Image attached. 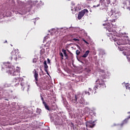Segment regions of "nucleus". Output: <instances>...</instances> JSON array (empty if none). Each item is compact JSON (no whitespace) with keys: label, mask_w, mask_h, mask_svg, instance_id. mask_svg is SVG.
<instances>
[{"label":"nucleus","mask_w":130,"mask_h":130,"mask_svg":"<svg viewBox=\"0 0 130 130\" xmlns=\"http://www.w3.org/2000/svg\"><path fill=\"white\" fill-rule=\"evenodd\" d=\"M108 16H110L113 19L110 20L107 23V26L110 28H116L115 20L119 17V13L116 11L115 8L112 9L111 11L108 12Z\"/></svg>","instance_id":"obj_1"},{"label":"nucleus","mask_w":130,"mask_h":130,"mask_svg":"<svg viewBox=\"0 0 130 130\" xmlns=\"http://www.w3.org/2000/svg\"><path fill=\"white\" fill-rule=\"evenodd\" d=\"M9 64H10L8 63H6L5 64V66H6V67H8L9 69V70L7 71V73L10 74L11 76H19V75H20V68H18L15 70V67L13 66H10Z\"/></svg>","instance_id":"obj_2"},{"label":"nucleus","mask_w":130,"mask_h":130,"mask_svg":"<svg viewBox=\"0 0 130 130\" xmlns=\"http://www.w3.org/2000/svg\"><path fill=\"white\" fill-rule=\"evenodd\" d=\"M105 78H106L105 75H102L100 76L96 81V83L98 84V85H100V88H101V89H104V88H106L105 82H104V80H103Z\"/></svg>","instance_id":"obj_3"},{"label":"nucleus","mask_w":130,"mask_h":130,"mask_svg":"<svg viewBox=\"0 0 130 130\" xmlns=\"http://www.w3.org/2000/svg\"><path fill=\"white\" fill-rule=\"evenodd\" d=\"M106 4L107 5H109L110 4V0H100V4L97 5H94L93 7L98 8V7H100L101 10H104L105 6H106Z\"/></svg>","instance_id":"obj_4"},{"label":"nucleus","mask_w":130,"mask_h":130,"mask_svg":"<svg viewBox=\"0 0 130 130\" xmlns=\"http://www.w3.org/2000/svg\"><path fill=\"white\" fill-rule=\"evenodd\" d=\"M19 57H20L19 56V52L15 50H13L9 55V59H10V60L14 59V60L17 61V59H18Z\"/></svg>","instance_id":"obj_5"},{"label":"nucleus","mask_w":130,"mask_h":130,"mask_svg":"<svg viewBox=\"0 0 130 130\" xmlns=\"http://www.w3.org/2000/svg\"><path fill=\"white\" fill-rule=\"evenodd\" d=\"M107 31H108L109 32H107V36L109 37H112L113 38V36H114V34H116V31L113 30L112 28H109V27H107Z\"/></svg>","instance_id":"obj_6"},{"label":"nucleus","mask_w":130,"mask_h":130,"mask_svg":"<svg viewBox=\"0 0 130 130\" xmlns=\"http://www.w3.org/2000/svg\"><path fill=\"white\" fill-rule=\"evenodd\" d=\"M88 10L87 9H84L83 10H82L81 11L79 12L78 15V20H81V19H82V18H83V16H84V15L85 14V13H86V14H88Z\"/></svg>","instance_id":"obj_7"},{"label":"nucleus","mask_w":130,"mask_h":130,"mask_svg":"<svg viewBox=\"0 0 130 130\" xmlns=\"http://www.w3.org/2000/svg\"><path fill=\"white\" fill-rule=\"evenodd\" d=\"M40 84L41 88L43 89V90H48L49 89V87L47 86V84L45 83L44 80L42 81V82H41Z\"/></svg>","instance_id":"obj_8"},{"label":"nucleus","mask_w":130,"mask_h":130,"mask_svg":"<svg viewBox=\"0 0 130 130\" xmlns=\"http://www.w3.org/2000/svg\"><path fill=\"white\" fill-rule=\"evenodd\" d=\"M86 126L87 127H90L91 128H93V127L95 126V124H94V122H93L92 123V121H90L86 123Z\"/></svg>","instance_id":"obj_9"},{"label":"nucleus","mask_w":130,"mask_h":130,"mask_svg":"<svg viewBox=\"0 0 130 130\" xmlns=\"http://www.w3.org/2000/svg\"><path fill=\"white\" fill-rule=\"evenodd\" d=\"M130 118V116H129L127 118H126L125 120L123 121L122 123L120 124V126H123L124 124H126L127 122H128V120Z\"/></svg>","instance_id":"obj_10"},{"label":"nucleus","mask_w":130,"mask_h":130,"mask_svg":"<svg viewBox=\"0 0 130 130\" xmlns=\"http://www.w3.org/2000/svg\"><path fill=\"white\" fill-rule=\"evenodd\" d=\"M34 77L36 80V83L37 84V82H38V72L36 70H35Z\"/></svg>","instance_id":"obj_11"},{"label":"nucleus","mask_w":130,"mask_h":130,"mask_svg":"<svg viewBox=\"0 0 130 130\" xmlns=\"http://www.w3.org/2000/svg\"><path fill=\"white\" fill-rule=\"evenodd\" d=\"M71 99V101L73 102V103H77V100H78V99L77 98V95H75V96H73L72 99Z\"/></svg>","instance_id":"obj_12"},{"label":"nucleus","mask_w":130,"mask_h":130,"mask_svg":"<svg viewBox=\"0 0 130 130\" xmlns=\"http://www.w3.org/2000/svg\"><path fill=\"white\" fill-rule=\"evenodd\" d=\"M43 104L45 108L47 110H48L49 111H50V108H49V106H48V105H47V104H46V103H44V104Z\"/></svg>","instance_id":"obj_13"},{"label":"nucleus","mask_w":130,"mask_h":130,"mask_svg":"<svg viewBox=\"0 0 130 130\" xmlns=\"http://www.w3.org/2000/svg\"><path fill=\"white\" fill-rule=\"evenodd\" d=\"M127 3L130 5V0H126V1H124L123 2V5H124V7H126L127 6Z\"/></svg>","instance_id":"obj_14"},{"label":"nucleus","mask_w":130,"mask_h":130,"mask_svg":"<svg viewBox=\"0 0 130 130\" xmlns=\"http://www.w3.org/2000/svg\"><path fill=\"white\" fill-rule=\"evenodd\" d=\"M89 53H90L89 50L86 51L84 53V54L83 55L82 57H84V58L87 57V56H88V54H89Z\"/></svg>","instance_id":"obj_15"},{"label":"nucleus","mask_w":130,"mask_h":130,"mask_svg":"<svg viewBox=\"0 0 130 130\" xmlns=\"http://www.w3.org/2000/svg\"><path fill=\"white\" fill-rule=\"evenodd\" d=\"M20 85L21 86L22 91H24V90L25 89V87L26 86V85H25V83H24L23 82H21Z\"/></svg>","instance_id":"obj_16"},{"label":"nucleus","mask_w":130,"mask_h":130,"mask_svg":"<svg viewBox=\"0 0 130 130\" xmlns=\"http://www.w3.org/2000/svg\"><path fill=\"white\" fill-rule=\"evenodd\" d=\"M20 81L19 78H15L13 79L12 82L13 83H17V82H19Z\"/></svg>","instance_id":"obj_17"},{"label":"nucleus","mask_w":130,"mask_h":130,"mask_svg":"<svg viewBox=\"0 0 130 130\" xmlns=\"http://www.w3.org/2000/svg\"><path fill=\"white\" fill-rule=\"evenodd\" d=\"M79 103H80V104H82V105H84V104H85V100L81 98L79 101Z\"/></svg>","instance_id":"obj_18"},{"label":"nucleus","mask_w":130,"mask_h":130,"mask_svg":"<svg viewBox=\"0 0 130 130\" xmlns=\"http://www.w3.org/2000/svg\"><path fill=\"white\" fill-rule=\"evenodd\" d=\"M40 96H41V100L43 102V104H44V103H46L45 101H44V99L42 96V95L41 94Z\"/></svg>","instance_id":"obj_19"},{"label":"nucleus","mask_w":130,"mask_h":130,"mask_svg":"<svg viewBox=\"0 0 130 130\" xmlns=\"http://www.w3.org/2000/svg\"><path fill=\"white\" fill-rule=\"evenodd\" d=\"M40 52H41V55L43 54V53H44V52H45L44 49H42L40 51Z\"/></svg>","instance_id":"obj_20"},{"label":"nucleus","mask_w":130,"mask_h":130,"mask_svg":"<svg viewBox=\"0 0 130 130\" xmlns=\"http://www.w3.org/2000/svg\"><path fill=\"white\" fill-rule=\"evenodd\" d=\"M76 55H80V53H81V52L79 51V50H77L76 51Z\"/></svg>","instance_id":"obj_21"},{"label":"nucleus","mask_w":130,"mask_h":130,"mask_svg":"<svg viewBox=\"0 0 130 130\" xmlns=\"http://www.w3.org/2000/svg\"><path fill=\"white\" fill-rule=\"evenodd\" d=\"M59 55L60 56H61V59H63V54H62V53H61V52H60V53H59Z\"/></svg>","instance_id":"obj_22"},{"label":"nucleus","mask_w":130,"mask_h":130,"mask_svg":"<svg viewBox=\"0 0 130 130\" xmlns=\"http://www.w3.org/2000/svg\"><path fill=\"white\" fill-rule=\"evenodd\" d=\"M98 88H99V85H95L94 87V90H96V89H98Z\"/></svg>","instance_id":"obj_23"},{"label":"nucleus","mask_w":130,"mask_h":130,"mask_svg":"<svg viewBox=\"0 0 130 130\" xmlns=\"http://www.w3.org/2000/svg\"><path fill=\"white\" fill-rule=\"evenodd\" d=\"M32 62L34 63H36V62H37V59L36 58H34L32 60Z\"/></svg>","instance_id":"obj_24"},{"label":"nucleus","mask_w":130,"mask_h":130,"mask_svg":"<svg viewBox=\"0 0 130 130\" xmlns=\"http://www.w3.org/2000/svg\"><path fill=\"white\" fill-rule=\"evenodd\" d=\"M64 55L65 57H66V59L68 58V57H69V56L68 55V54H67V53H64Z\"/></svg>","instance_id":"obj_25"},{"label":"nucleus","mask_w":130,"mask_h":130,"mask_svg":"<svg viewBox=\"0 0 130 130\" xmlns=\"http://www.w3.org/2000/svg\"><path fill=\"white\" fill-rule=\"evenodd\" d=\"M44 71L47 73V75H49V73H48V70L47 69H44Z\"/></svg>","instance_id":"obj_26"},{"label":"nucleus","mask_w":130,"mask_h":130,"mask_svg":"<svg viewBox=\"0 0 130 130\" xmlns=\"http://www.w3.org/2000/svg\"><path fill=\"white\" fill-rule=\"evenodd\" d=\"M62 52L63 53V54L67 53V51L64 49H62Z\"/></svg>","instance_id":"obj_27"},{"label":"nucleus","mask_w":130,"mask_h":130,"mask_svg":"<svg viewBox=\"0 0 130 130\" xmlns=\"http://www.w3.org/2000/svg\"><path fill=\"white\" fill-rule=\"evenodd\" d=\"M85 94H87L88 95H90V92L86 91H85Z\"/></svg>","instance_id":"obj_28"},{"label":"nucleus","mask_w":130,"mask_h":130,"mask_svg":"<svg viewBox=\"0 0 130 130\" xmlns=\"http://www.w3.org/2000/svg\"><path fill=\"white\" fill-rule=\"evenodd\" d=\"M44 69H48V66H47V64L44 65Z\"/></svg>","instance_id":"obj_29"},{"label":"nucleus","mask_w":130,"mask_h":130,"mask_svg":"<svg viewBox=\"0 0 130 130\" xmlns=\"http://www.w3.org/2000/svg\"><path fill=\"white\" fill-rule=\"evenodd\" d=\"M73 40H74V41H79V39H76V38L73 39Z\"/></svg>","instance_id":"obj_30"},{"label":"nucleus","mask_w":130,"mask_h":130,"mask_svg":"<svg viewBox=\"0 0 130 130\" xmlns=\"http://www.w3.org/2000/svg\"><path fill=\"white\" fill-rule=\"evenodd\" d=\"M84 42H85V43H86V44H89V43L88 42H87L86 40H83Z\"/></svg>","instance_id":"obj_31"},{"label":"nucleus","mask_w":130,"mask_h":130,"mask_svg":"<svg viewBox=\"0 0 130 130\" xmlns=\"http://www.w3.org/2000/svg\"><path fill=\"white\" fill-rule=\"evenodd\" d=\"M47 65V63H46V60H45L44 62V66H46Z\"/></svg>","instance_id":"obj_32"},{"label":"nucleus","mask_w":130,"mask_h":130,"mask_svg":"<svg viewBox=\"0 0 130 130\" xmlns=\"http://www.w3.org/2000/svg\"><path fill=\"white\" fill-rule=\"evenodd\" d=\"M71 5H72V6H75V2H71Z\"/></svg>","instance_id":"obj_33"},{"label":"nucleus","mask_w":130,"mask_h":130,"mask_svg":"<svg viewBox=\"0 0 130 130\" xmlns=\"http://www.w3.org/2000/svg\"><path fill=\"white\" fill-rule=\"evenodd\" d=\"M100 72L103 73V74H104V73H105V71L104 70H101Z\"/></svg>","instance_id":"obj_34"},{"label":"nucleus","mask_w":130,"mask_h":130,"mask_svg":"<svg viewBox=\"0 0 130 130\" xmlns=\"http://www.w3.org/2000/svg\"><path fill=\"white\" fill-rule=\"evenodd\" d=\"M47 60H48V63H50V60L49 59V58H47Z\"/></svg>","instance_id":"obj_35"},{"label":"nucleus","mask_w":130,"mask_h":130,"mask_svg":"<svg viewBox=\"0 0 130 130\" xmlns=\"http://www.w3.org/2000/svg\"><path fill=\"white\" fill-rule=\"evenodd\" d=\"M117 44H118V45H121L122 44H121L120 43H118V42H117Z\"/></svg>","instance_id":"obj_36"},{"label":"nucleus","mask_w":130,"mask_h":130,"mask_svg":"<svg viewBox=\"0 0 130 130\" xmlns=\"http://www.w3.org/2000/svg\"><path fill=\"white\" fill-rule=\"evenodd\" d=\"M88 91H90V92H91V91H92V89H91V88H89Z\"/></svg>","instance_id":"obj_37"},{"label":"nucleus","mask_w":130,"mask_h":130,"mask_svg":"<svg viewBox=\"0 0 130 130\" xmlns=\"http://www.w3.org/2000/svg\"><path fill=\"white\" fill-rule=\"evenodd\" d=\"M86 2H92V1H94V0H86Z\"/></svg>","instance_id":"obj_38"},{"label":"nucleus","mask_w":130,"mask_h":130,"mask_svg":"<svg viewBox=\"0 0 130 130\" xmlns=\"http://www.w3.org/2000/svg\"><path fill=\"white\" fill-rule=\"evenodd\" d=\"M90 72H91V70L90 69H88V71H87V72L90 73Z\"/></svg>","instance_id":"obj_39"},{"label":"nucleus","mask_w":130,"mask_h":130,"mask_svg":"<svg viewBox=\"0 0 130 130\" xmlns=\"http://www.w3.org/2000/svg\"><path fill=\"white\" fill-rule=\"evenodd\" d=\"M7 43V41H6V42H4V43Z\"/></svg>","instance_id":"obj_40"},{"label":"nucleus","mask_w":130,"mask_h":130,"mask_svg":"<svg viewBox=\"0 0 130 130\" xmlns=\"http://www.w3.org/2000/svg\"><path fill=\"white\" fill-rule=\"evenodd\" d=\"M103 25H104V26H105V24H104Z\"/></svg>","instance_id":"obj_41"},{"label":"nucleus","mask_w":130,"mask_h":130,"mask_svg":"<svg viewBox=\"0 0 130 130\" xmlns=\"http://www.w3.org/2000/svg\"><path fill=\"white\" fill-rule=\"evenodd\" d=\"M114 125H117V124H115Z\"/></svg>","instance_id":"obj_42"},{"label":"nucleus","mask_w":130,"mask_h":130,"mask_svg":"<svg viewBox=\"0 0 130 130\" xmlns=\"http://www.w3.org/2000/svg\"><path fill=\"white\" fill-rule=\"evenodd\" d=\"M72 11H73V9H71Z\"/></svg>","instance_id":"obj_43"}]
</instances>
